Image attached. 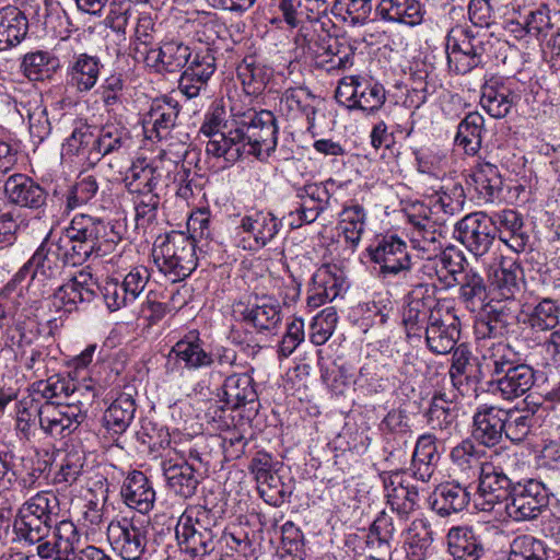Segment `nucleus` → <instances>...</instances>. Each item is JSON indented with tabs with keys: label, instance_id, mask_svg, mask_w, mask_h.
<instances>
[{
	"label": "nucleus",
	"instance_id": "obj_1",
	"mask_svg": "<svg viewBox=\"0 0 560 560\" xmlns=\"http://www.w3.org/2000/svg\"><path fill=\"white\" fill-rule=\"evenodd\" d=\"M30 259L19 269L13 278L0 291V331L4 348H24L31 346L39 336L36 316L23 287L26 278L33 277Z\"/></svg>",
	"mask_w": 560,
	"mask_h": 560
},
{
	"label": "nucleus",
	"instance_id": "obj_2",
	"mask_svg": "<svg viewBox=\"0 0 560 560\" xmlns=\"http://www.w3.org/2000/svg\"><path fill=\"white\" fill-rule=\"evenodd\" d=\"M121 238L115 223L85 213L75 214L60 237L69 266H80L91 258L109 255Z\"/></svg>",
	"mask_w": 560,
	"mask_h": 560
},
{
	"label": "nucleus",
	"instance_id": "obj_3",
	"mask_svg": "<svg viewBox=\"0 0 560 560\" xmlns=\"http://www.w3.org/2000/svg\"><path fill=\"white\" fill-rule=\"evenodd\" d=\"M518 463L516 453L505 448L494 450L483 464L477 476L479 485L475 505L481 511H491L495 504L508 502L515 485V466Z\"/></svg>",
	"mask_w": 560,
	"mask_h": 560
},
{
	"label": "nucleus",
	"instance_id": "obj_4",
	"mask_svg": "<svg viewBox=\"0 0 560 560\" xmlns=\"http://www.w3.org/2000/svg\"><path fill=\"white\" fill-rule=\"evenodd\" d=\"M499 38L487 31L472 32L469 27L456 25L447 36L445 50L447 65L456 74H466L483 65V58L492 54Z\"/></svg>",
	"mask_w": 560,
	"mask_h": 560
},
{
	"label": "nucleus",
	"instance_id": "obj_5",
	"mask_svg": "<svg viewBox=\"0 0 560 560\" xmlns=\"http://www.w3.org/2000/svg\"><path fill=\"white\" fill-rule=\"evenodd\" d=\"M159 270L172 282L185 280L197 268L196 244L186 233L172 231L159 236L153 247Z\"/></svg>",
	"mask_w": 560,
	"mask_h": 560
},
{
	"label": "nucleus",
	"instance_id": "obj_6",
	"mask_svg": "<svg viewBox=\"0 0 560 560\" xmlns=\"http://www.w3.org/2000/svg\"><path fill=\"white\" fill-rule=\"evenodd\" d=\"M94 386L85 387L84 400L72 399L65 404L43 402L40 430L52 438H65L74 432L86 419L88 405L95 398Z\"/></svg>",
	"mask_w": 560,
	"mask_h": 560
},
{
	"label": "nucleus",
	"instance_id": "obj_7",
	"mask_svg": "<svg viewBox=\"0 0 560 560\" xmlns=\"http://www.w3.org/2000/svg\"><path fill=\"white\" fill-rule=\"evenodd\" d=\"M550 491L538 479L516 480L505 503V513L514 522L538 518L549 505Z\"/></svg>",
	"mask_w": 560,
	"mask_h": 560
},
{
	"label": "nucleus",
	"instance_id": "obj_8",
	"mask_svg": "<svg viewBox=\"0 0 560 560\" xmlns=\"http://www.w3.org/2000/svg\"><path fill=\"white\" fill-rule=\"evenodd\" d=\"M336 182L329 178L318 183H306L295 187V207L288 214L292 229L315 222L330 207Z\"/></svg>",
	"mask_w": 560,
	"mask_h": 560
},
{
	"label": "nucleus",
	"instance_id": "obj_9",
	"mask_svg": "<svg viewBox=\"0 0 560 560\" xmlns=\"http://www.w3.org/2000/svg\"><path fill=\"white\" fill-rule=\"evenodd\" d=\"M450 301L438 300L434 289L429 284L419 283L406 295L402 311V324L408 337H421L432 317L440 313Z\"/></svg>",
	"mask_w": 560,
	"mask_h": 560
},
{
	"label": "nucleus",
	"instance_id": "obj_10",
	"mask_svg": "<svg viewBox=\"0 0 560 560\" xmlns=\"http://www.w3.org/2000/svg\"><path fill=\"white\" fill-rule=\"evenodd\" d=\"M247 153L259 160L268 159L277 148L278 125L270 110L248 113L240 121Z\"/></svg>",
	"mask_w": 560,
	"mask_h": 560
},
{
	"label": "nucleus",
	"instance_id": "obj_11",
	"mask_svg": "<svg viewBox=\"0 0 560 560\" xmlns=\"http://www.w3.org/2000/svg\"><path fill=\"white\" fill-rule=\"evenodd\" d=\"M205 342L198 330H189L170 350L165 373L167 375H183L185 371H197L211 368L214 358L211 352L206 351Z\"/></svg>",
	"mask_w": 560,
	"mask_h": 560
},
{
	"label": "nucleus",
	"instance_id": "obj_12",
	"mask_svg": "<svg viewBox=\"0 0 560 560\" xmlns=\"http://www.w3.org/2000/svg\"><path fill=\"white\" fill-rule=\"evenodd\" d=\"M366 255L371 261L380 266V275L383 278L405 273L412 265L406 242L394 234L377 237L366 248Z\"/></svg>",
	"mask_w": 560,
	"mask_h": 560
},
{
	"label": "nucleus",
	"instance_id": "obj_13",
	"mask_svg": "<svg viewBox=\"0 0 560 560\" xmlns=\"http://www.w3.org/2000/svg\"><path fill=\"white\" fill-rule=\"evenodd\" d=\"M497 236V226L485 212H472L456 222L454 237L477 257L486 255Z\"/></svg>",
	"mask_w": 560,
	"mask_h": 560
},
{
	"label": "nucleus",
	"instance_id": "obj_14",
	"mask_svg": "<svg viewBox=\"0 0 560 560\" xmlns=\"http://www.w3.org/2000/svg\"><path fill=\"white\" fill-rule=\"evenodd\" d=\"M407 218L412 225L410 242L429 262L443 250L442 238H444L445 225L442 220L428 217L413 208L408 211Z\"/></svg>",
	"mask_w": 560,
	"mask_h": 560
},
{
	"label": "nucleus",
	"instance_id": "obj_15",
	"mask_svg": "<svg viewBox=\"0 0 560 560\" xmlns=\"http://www.w3.org/2000/svg\"><path fill=\"white\" fill-rule=\"evenodd\" d=\"M107 539L122 560H141L147 552V530L128 518L107 525Z\"/></svg>",
	"mask_w": 560,
	"mask_h": 560
},
{
	"label": "nucleus",
	"instance_id": "obj_16",
	"mask_svg": "<svg viewBox=\"0 0 560 560\" xmlns=\"http://www.w3.org/2000/svg\"><path fill=\"white\" fill-rule=\"evenodd\" d=\"M428 349L435 354H447L457 345L460 320L451 302L432 317L423 330Z\"/></svg>",
	"mask_w": 560,
	"mask_h": 560
},
{
	"label": "nucleus",
	"instance_id": "obj_17",
	"mask_svg": "<svg viewBox=\"0 0 560 560\" xmlns=\"http://www.w3.org/2000/svg\"><path fill=\"white\" fill-rule=\"evenodd\" d=\"M282 222L272 212L257 210L244 215L236 230L247 234L243 237L242 247L248 250H257L270 244L279 234Z\"/></svg>",
	"mask_w": 560,
	"mask_h": 560
},
{
	"label": "nucleus",
	"instance_id": "obj_18",
	"mask_svg": "<svg viewBox=\"0 0 560 560\" xmlns=\"http://www.w3.org/2000/svg\"><path fill=\"white\" fill-rule=\"evenodd\" d=\"M97 291L98 284L91 272L82 270L55 291L51 302L57 310L71 313L91 303Z\"/></svg>",
	"mask_w": 560,
	"mask_h": 560
},
{
	"label": "nucleus",
	"instance_id": "obj_19",
	"mask_svg": "<svg viewBox=\"0 0 560 560\" xmlns=\"http://www.w3.org/2000/svg\"><path fill=\"white\" fill-rule=\"evenodd\" d=\"M505 409L494 405H479L472 415L470 439L478 445L492 448L503 439L506 429Z\"/></svg>",
	"mask_w": 560,
	"mask_h": 560
},
{
	"label": "nucleus",
	"instance_id": "obj_20",
	"mask_svg": "<svg viewBox=\"0 0 560 560\" xmlns=\"http://www.w3.org/2000/svg\"><path fill=\"white\" fill-rule=\"evenodd\" d=\"M300 19L295 44L312 57L332 55L329 33L331 20L328 16H315L312 13L303 14Z\"/></svg>",
	"mask_w": 560,
	"mask_h": 560
},
{
	"label": "nucleus",
	"instance_id": "obj_21",
	"mask_svg": "<svg viewBox=\"0 0 560 560\" xmlns=\"http://www.w3.org/2000/svg\"><path fill=\"white\" fill-rule=\"evenodd\" d=\"M215 57L210 49L196 51L182 72L178 90L187 98H195L208 92L211 77L215 72Z\"/></svg>",
	"mask_w": 560,
	"mask_h": 560
},
{
	"label": "nucleus",
	"instance_id": "obj_22",
	"mask_svg": "<svg viewBox=\"0 0 560 560\" xmlns=\"http://www.w3.org/2000/svg\"><path fill=\"white\" fill-rule=\"evenodd\" d=\"M66 154L72 155L88 167L95 166L102 160L97 129L85 120L74 122L71 135L63 143Z\"/></svg>",
	"mask_w": 560,
	"mask_h": 560
},
{
	"label": "nucleus",
	"instance_id": "obj_23",
	"mask_svg": "<svg viewBox=\"0 0 560 560\" xmlns=\"http://www.w3.org/2000/svg\"><path fill=\"white\" fill-rule=\"evenodd\" d=\"M66 154L72 155L88 167L95 166L102 160L97 129L85 120L74 122L71 135L63 143Z\"/></svg>",
	"mask_w": 560,
	"mask_h": 560
},
{
	"label": "nucleus",
	"instance_id": "obj_24",
	"mask_svg": "<svg viewBox=\"0 0 560 560\" xmlns=\"http://www.w3.org/2000/svg\"><path fill=\"white\" fill-rule=\"evenodd\" d=\"M4 196L9 203L20 208L42 211L47 205L48 192L26 174L16 173L4 183Z\"/></svg>",
	"mask_w": 560,
	"mask_h": 560
},
{
	"label": "nucleus",
	"instance_id": "obj_25",
	"mask_svg": "<svg viewBox=\"0 0 560 560\" xmlns=\"http://www.w3.org/2000/svg\"><path fill=\"white\" fill-rule=\"evenodd\" d=\"M180 109L179 102L172 96L165 95L155 98L151 103L144 120V128L147 132H150V139L162 141L172 138Z\"/></svg>",
	"mask_w": 560,
	"mask_h": 560
},
{
	"label": "nucleus",
	"instance_id": "obj_26",
	"mask_svg": "<svg viewBox=\"0 0 560 560\" xmlns=\"http://www.w3.org/2000/svg\"><path fill=\"white\" fill-rule=\"evenodd\" d=\"M194 54L188 45L178 39H165L144 62L156 74L175 73L187 67Z\"/></svg>",
	"mask_w": 560,
	"mask_h": 560
},
{
	"label": "nucleus",
	"instance_id": "obj_27",
	"mask_svg": "<svg viewBox=\"0 0 560 560\" xmlns=\"http://www.w3.org/2000/svg\"><path fill=\"white\" fill-rule=\"evenodd\" d=\"M103 67L95 55L73 54L66 69L67 84L78 93H88L97 84Z\"/></svg>",
	"mask_w": 560,
	"mask_h": 560
},
{
	"label": "nucleus",
	"instance_id": "obj_28",
	"mask_svg": "<svg viewBox=\"0 0 560 560\" xmlns=\"http://www.w3.org/2000/svg\"><path fill=\"white\" fill-rule=\"evenodd\" d=\"M466 203V194L464 187L459 183H452L443 186L439 192L431 199V205L423 203L413 205L411 208L420 211L428 217H435L446 221L464 210Z\"/></svg>",
	"mask_w": 560,
	"mask_h": 560
},
{
	"label": "nucleus",
	"instance_id": "obj_29",
	"mask_svg": "<svg viewBox=\"0 0 560 560\" xmlns=\"http://www.w3.org/2000/svg\"><path fill=\"white\" fill-rule=\"evenodd\" d=\"M446 545L453 560H480L486 553L480 533L469 525L451 527L446 535Z\"/></svg>",
	"mask_w": 560,
	"mask_h": 560
},
{
	"label": "nucleus",
	"instance_id": "obj_30",
	"mask_svg": "<svg viewBox=\"0 0 560 560\" xmlns=\"http://www.w3.org/2000/svg\"><path fill=\"white\" fill-rule=\"evenodd\" d=\"M85 386L78 385L66 376L54 375L47 380H40L32 385L33 397L40 402L65 404L72 399L84 400Z\"/></svg>",
	"mask_w": 560,
	"mask_h": 560
},
{
	"label": "nucleus",
	"instance_id": "obj_31",
	"mask_svg": "<svg viewBox=\"0 0 560 560\" xmlns=\"http://www.w3.org/2000/svg\"><path fill=\"white\" fill-rule=\"evenodd\" d=\"M65 248L60 238L54 242L50 240V233L47 234L30 258V266L34 269L33 277L49 279L59 272L62 265H69Z\"/></svg>",
	"mask_w": 560,
	"mask_h": 560
},
{
	"label": "nucleus",
	"instance_id": "obj_32",
	"mask_svg": "<svg viewBox=\"0 0 560 560\" xmlns=\"http://www.w3.org/2000/svg\"><path fill=\"white\" fill-rule=\"evenodd\" d=\"M489 279L502 300H513L521 292L523 269L514 258L500 256L490 267Z\"/></svg>",
	"mask_w": 560,
	"mask_h": 560
},
{
	"label": "nucleus",
	"instance_id": "obj_33",
	"mask_svg": "<svg viewBox=\"0 0 560 560\" xmlns=\"http://www.w3.org/2000/svg\"><path fill=\"white\" fill-rule=\"evenodd\" d=\"M162 469L168 488L176 495L188 499L196 493L201 475L192 463L188 460L174 463L172 459H166L162 463Z\"/></svg>",
	"mask_w": 560,
	"mask_h": 560
},
{
	"label": "nucleus",
	"instance_id": "obj_34",
	"mask_svg": "<svg viewBox=\"0 0 560 560\" xmlns=\"http://www.w3.org/2000/svg\"><path fill=\"white\" fill-rule=\"evenodd\" d=\"M206 153L217 159H223L230 164H234L244 153H247L240 122H235L234 126L209 139L206 144Z\"/></svg>",
	"mask_w": 560,
	"mask_h": 560
},
{
	"label": "nucleus",
	"instance_id": "obj_35",
	"mask_svg": "<svg viewBox=\"0 0 560 560\" xmlns=\"http://www.w3.org/2000/svg\"><path fill=\"white\" fill-rule=\"evenodd\" d=\"M431 498L432 511L445 517L465 510L470 502L471 493L469 486L453 481L440 485Z\"/></svg>",
	"mask_w": 560,
	"mask_h": 560
},
{
	"label": "nucleus",
	"instance_id": "obj_36",
	"mask_svg": "<svg viewBox=\"0 0 560 560\" xmlns=\"http://www.w3.org/2000/svg\"><path fill=\"white\" fill-rule=\"evenodd\" d=\"M436 442V438L429 433L418 438L409 468L417 480L422 482L431 480L441 458Z\"/></svg>",
	"mask_w": 560,
	"mask_h": 560
},
{
	"label": "nucleus",
	"instance_id": "obj_37",
	"mask_svg": "<svg viewBox=\"0 0 560 560\" xmlns=\"http://www.w3.org/2000/svg\"><path fill=\"white\" fill-rule=\"evenodd\" d=\"M499 238L514 253H522L526 249L529 235L523 230L522 215L513 209H504L491 217Z\"/></svg>",
	"mask_w": 560,
	"mask_h": 560
},
{
	"label": "nucleus",
	"instance_id": "obj_38",
	"mask_svg": "<svg viewBox=\"0 0 560 560\" xmlns=\"http://www.w3.org/2000/svg\"><path fill=\"white\" fill-rule=\"evenodd\" d=\"M124 502L140 513H148L153 508L155 491L147 476L139 470L130 472L121 486Z\"/></svg>",
	"mask_w": 560,
	"mask_h": 560
},
{
	"label": "nucleus",
	"instance_id": "obj_39",
	"mask_svg": "<svg viewBox=\"0 0 560 560\" xmlns=\"http://www.w3.org/2000/svg\"><path fill=\"white\" fill-rule=\"evenodd\" d=\"M340 8L341 0H280L279 3L284 21L291 27L299 25L303 14L328 16L329 13L338 14Z\"/></svg>",
	"mask_w": 560,
	"mask_h": 560
},
{
	"label": "nucleus",
	"instance_id": "obj_40",
	"mask_svg": "<svg viewBox=\"0 0 560 560\" xmlns=\"http://www.w3.org/2000/svg\"><path fill=\"white\" fill-rule=\"evenodd\" d=\"M516 101L517 95L501 80H491L482 86L480 105L493 118L508 116Z\"/></svg>",
	"mask_w": 560,
	"mask_h": 560
},
{
	"label": "nucleus",
	"instance_id": "obj_41",
	"mask_svg": "<svg viewBox=\"0 0 560 560\" xmlns=\"http://www.w3.org/2000/svg\"><path fill=\"white\" fill-rule=\"evenodd\" d=\"M368 224V211L358 201L346 203L339 214L338 229L348 247L354 252L359 246Z\"/></svg>",
	"mask_w": 560,
	"mask_h": 560
},
{
	"label": "nucleus",
	"instance_id": "obj_42",
	"mask_svg": "<svg viewBox=\"0 0 560 560\" xmlns=\"http://www.w3.org/2000/svg\"><path fill=\"white\" fill-rule=\"evenodd\" d=\"M398 475L384 478L387 504L400 520H407L418 506L419 491L416 486L396 480Z\"/></svg>",
	"mask_w": 560,
	"mask_h": 560
},
{
	"label": "nucleus",
	"instance_id": "obj_43",
	"mask_svg": "<svg viewBox=\"0 0 560 560\" xmlns=\"http://www.w3.org/2000/svg\"><path fill=\"white\" fill-rule=\"evenodd\" d=\"M470 438L464 439L455 445L450 454L454 470L463 474L467 479L477 477L482 470L486 452Z\"/></svg>",
	"mask_w": 560,
	"mask_h": 560
},
{
	"label": "nucleus",
	"instance_id": "obj_44",
	"mask_svg": "<svg viewBox=\"0 0 560 560\" xmlns=\"http://www.w3.org/2000/svg\"><path fill=\"white\" fill-rule=\"evenodd\" d=\"M137 407L130 394L121 393L104 411L103 427L114 438L127 431L131 424Z\"/></svg>",
	"mask_w": 560,
	"mask_h": 560
},
{
	"label": "nucleus",
	"instance_id": "obj_45",
	"mask_svg": "<svg viewBox=\"0 0 560 560\" xmlns=\"http://www.w3.org/2000/svg\"><path fill=\"white\" fill-rule=\"evenodd\" d=\"M464 261L465 258L460 252L450 248L442 250L429 262H424L422 270L430 277L434 273L440 281L451 287L454 285L466 271L464 269Z\"/></svg>",
	"mask_w": 560,
	"mask_h": 560
},
{
	"label": "nucleus",
	"instance_id": "obj_46",
	"mask_svg": "<svg viewBox=\"0 0 560 560\" xmlns=\"http://www.w3.org/2000/svg\"><path fill=\"white\" fill-rule=\"evenodd\" d=\"M27 31L25 12L13 5L0 9V50L18 46L26 37Z\"/></svg>",
	"mask_w": 560,
	"mask_h": 560
},
{
	"label": "nucleus",
	"instance_id": "obj_47",
	"mask_svg": "<svg viewBox=\"0 0 560 560\" xmlns=\"http://www.w3.org/2000/svg\"><path fill=\"white\" fill-rule=\"evenodd\" d=\"M523 323L534 332H552L560 325V303L544 298L524 313Z\"/></svg>",
	"mask_w": 560,
	"mask_h": 560
},
{
	"label": "nucleus",
	"instance_id": "obj_48",
	"mask_svg": "<svg viewBox=\"0 0 560 560\" xmlns=\"http://www.w3.org/2000/svg\"><path fill=\"white\" fill-rule=\"evenodd\" d=\"M180 549L189 556L190 560H209L218 550L219 534L210 532H196L175 529Z\"/></svg>",
	"mask_w": 560,
	"mask_h": 560
},
{
	"label": "nucleus",
	"instance_id": "obj_49",
	"mask_svg": "<svg viewBox=\"0 0 560 560\" xmlns=\"http://www.w3.org/2000/svg\"><path fill=\"white\" fill-rule=\"evenodd\" d=\"M535 384V372L527 364H520L493 382L494 390L505 400L525 395Z\"/></svg>",
	"mask_w": 560,
	"mask_h": 560
},
{
	"label": "nucleus",
	"instance_id": "obj_50",
	"mask_svg": "<svg viewBox=\"0 0 560 560\" xmlns=\"http://www.w3.org/2000/svg\"><path fill=\"white\" fill-rule=\"evenodd\" d=\"M222 389L224 401L232 409H238L258 400L255 382L249 372L235 373L225 377Z\"/></svg>",
	"mask_w": 560,
	"mask_h": 560
},
{
	"label": "nucleus",
	"instance_id": "obj_51",
	"mask_svg": "<svg viewBox=\"0 0 560 560\" xmlns=\"http://www.w3.org/2000/svg\"><path fill=\"white\" fill-rule=\"evenodd\" d=\"M455 400V394H447L445 390L434 393L425 412L431 429L444 431L455 425L458 416Z\"/></svg>",
	"mask_w": 560,
	"mask_h": 560
},
{
	"label": "nucleus",
	"instance_id": "obj_52",
	"mask_svg": "<svg viewBox=\"0 0 560 560\" xmlns=\"http://www.w3.org/2000/svg\"><path fill=\"white\" fill-rule=\"evenodd\" d=\"M475 191L483 202L499 200L503 191V178L497 165L482 162L476 166L471 175Z\"/></svg>",
	"mask_w": 560,
	"mask_h": 560
},
{
	"label": "nucleus",
	"instance_id": "obj_53",
	"mask_svg": "<svg viewBox=\"0 0 560 560\" xmlns=\"http://www.w3.org/2000/svg\"><path fill=\"white\" fill-rule=\"evenodd\" d=\"M102 159L106 156H121L129 152L133 145L130 130L118 122L104 125L97 130Z\"/></svg>",
	"mask_w": 560,
	"mask_h": 560
},
{
	"label": "nucleus",
	"instance_id": "obj_54",
	"mask_svg": "<svg viewBox=\"0 0 560 560\" xmlns=\"http://www.w3.org/2000/svg\"><path fill=\"white\" fill-rule=\"evenodd\" d=\"M162 178L161 170L145 158L132 162L125 182L129 192L155 191Z\"/></svg>",
	"mask_w": 560,
	"mask_h": 560
},
{
	"label": "nucleus",
	"instance_id": "obj_55",
	"mask_svg": "<svg viewBox=\"0 0 560 560\" xmlns=\"http://www.w3.org/2000/svg\"><path fill=\"white\" fill-rule=\"evenodd\" d=\"M155 22L148 13L140 14L130 40V56L138 62H145L155 49Z\"/></svg>",
	"mask_w": 560,
	"mask_h": 560
},
{
	"label": "nucleus",
	"instance_id": "obj_56",
	"mask_svg": "<svg viewBox=\"0 0 560 560\" xmlns=\"http://www.w3.org/2000/svg\"><path fill=\"white\" fill-rule=\"evenodd\" d=\"M59 68V58L54 52L46 50H36L26 54L21 63L24 75L31 81L50 79Z\"/></svg>",
	"mask_w": 560,
	"mask_h": 560
},
{
	"label": "nucleus",
	"instance_id": "obj_57",
	"mask_svg": "<svg viewBox=\"0 0 560 560\" xmlns=\"http://www.w3.org/2000/svg\"><path fill=\"white\" fill-rule=\"evenodd\" d=\"M60 513L58 497L52 491H39L27 499L18 510L16 514L27 517L43 518L56 522Z\"/></svg>",
	"mask_w": 560,
	"mask_h": 560
},
{
	"label": "nucleus",
	"instance_id": "obj_58",
	"mask_svg": "<svg viewBox=\"0 0 560 560\" xmlns=\"http://www.w3.org/2000/svg\"><path fill=\"white\" fill-rule=\"evenodd\" d=\"M485 118L478 112H471L459 122L455 142L467 154L475 155L481 148L485 132Z\"/></svg>",
	"mask_w": 560,
	"mask_h": 560
},
{
	"label": "nucleus",
	"instance_id": "obj_59",
	"mask_svg": "<svg viewBox=\"0 0 560 560\" xmlns=\"http://www.w3.org/2000/svg\"><path fill=\"white\" fill-rule=\"evenodd\" d=\"M237 78L249 95L260 94L271 79L272 70L253 57H246L236 68Z\"/></svg>",
	"mask_w": 560,
	"mask_h": 560
},
{
	"label": "nucleus",
	"instance_id": "obj_60",
	"mask_svg": "<svg viewBox=\"0 0 560 560\" xmlns=\"http://www.w3.org/2000/svg\"><path fill=\"white\" fill-rule=\"evenodd\" d=\"M241 315L245 323L258 331H270L277 328L282 320L281 306L277 301H264L261 304L247 306Z\"/></svg>",
	"mask_w": 560,
	"mask_h": 560
},
{
	"label": "nucleus",
	"instance_id": "obj_61",
	"mask_svg": "<svg viewBox=\"0 0 560 560\" xmlns=\"http://www.w3.org/2000/svg\"><path fill=\"white\" fill-rule=\"evenodd\" d=\"M455 284L459 285V299L467 310L475 312L483 307L487 288L483 278L477 271L467 269Z\"/></svg>",
	"mask_w": 560,
	"mask_h": 560
},
{
	"label": "nucleus",
	"instance_id": "obj_62",
	"mask_svg": "<svg viewBox=\"0 0 560 560\" xmlns=\"http://www.w3.org/2000/svg\"><path fill=\"white\" fill-rule=\"evenodd\" d=\"M226 556L234 553L245 559H256V546L247 532L238 526L221 529L219 534V547Z\"/></svg>",
	"mask_w": 560,
	"mask_h": 560
},
{
	"label": "nucleus",
	"instance_id": "obj_63",
	"mask_svg": "<svg viewBox=\"0 0 560 560\" xmlns=\"http://www.w3.org/2000/svg\"><path fill=\"white\" fill-rule=\"evenodd\" d=\"M196 532H210L220 534L221 527L217 522L214 512L205 505L188 506L179 516L175 529Z\"/></svg>",
	"mask_w": 560,
	"mask_h": 560
},
{
	"label": "nucleus",
	"instance_id": "obj_64",
	"mask_svg": "<svg viewBox=\"0 0 560 560\" xmlns=\"http://www.w3.org/2000/svg\"><path fill=\"white\" fill-rule=\"evenodd\" d=\"M549 548L532 535L516 536L510 544L508 560H548Z\"/></svg>",
	"mask_w": 560,
	"mask_h": 560
}]
</instances>
